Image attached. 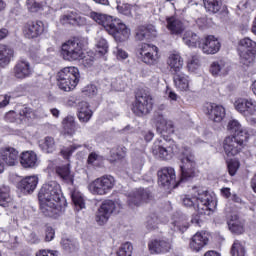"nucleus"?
Segmentation results:
<instances>
[{"instance_id": "nucleus-1", "label": "nucleus", "mask_w": 256, "mask_h": 256, "mask_svg": "<svg viewBox=\"0 0 256 256\" xmlns=\"http://www.w3.org/2000/svg\"><path fill=\"white\" fill-rule=\"evenodd\" d=\"M61 185L57 181L45 183L39 193L40 211L46 217H57L61 213Z\"/></svg>"}, {"instance_id": "nucleus-2", "label": "nucleus", "mask_w": 256, "mask_h": 256, "mask_svg": "<svg viewBox=\"0 0 256 256\" xmlns=\"http://www.w3.org/2000/svg\"><path fill=\"white\" fill-rule=\"evenodd\" d=\"M184 207H193L199 215H211L217 207V200L207 191L193 188L192 192L182 199Z\"/></svg>"}, {"instance_id": "nucleus-3", "label": "nucleus", "mask_w": 256, "mask_h": 256, "mask_svg": "<svg viewBox=\"0 0 256 256\" xmlns=\"http://www.w3.org/2000/svg\"><path fill=\"white\" fill-rule=\"evenodd\" d=\"M90 17L93 21L98 23V25H102L107 33L112 35L115 41H118L119 43H123V41H127V39L131 37V29L120 20L113 19L111 16L99 14L97 12H92Z\"/></svg>"}, {"instance_id": "nucleus-4", "label": "nucleus", "mask_w": 256, "mask_h": 256, "mask_svg": "<svg viewBox=\"0 0 256 256\" xmlns=\"http://www.w3.org/2000/svg\"><path fill=\"white\" fill-rule=\"evenodd\" d=\"M80 79L79 68L75 66L64 67L57 73L58 87L62 91H73L79 85Z\"/></svg>"}, {"instance_id": "nucleus-5", "label": "nucleus", "mask_w": 256, "mask_h": 256, "mask_svg": "<svg viewBox=\"0 0 256 256\" xmlns=\"http://www.w3.org/2000/svg\"><path fill=\"white\" fill-rule=\"evenodd\" d=\"M181 178L180 181H189V179H193L197 172H195V155L191 148H184L182 151L181 157Z\"/></svg>"}, {"instance_id": "nucleus-6", "label": "nucleus", "mask_w": 256, "mask_h": 256, "mask_svg": "<svg viewBox=\"0 0 256 256\" xmlns=\"http://www.w3.org/2000/svg\"><path fill=\"white\" fill-rule=\"evenodd\" d=\"M123 205L119 201L106 200L98 208L95 221L98 225H105L113 213H119Z\"/></svg>"}, {"instance_id": "nucleus-7", "label": "nucleus", "mask_w": 256, "mask_h": 256, "mask_svg": "<svg viewBox=\"0 0 256 256\" xmlns=\"http://www.w3.org/2000/svg\"><path fill=\"white\" fill-rule=\"evenodd\" d=\"M247 139L245 136L243 138H239L237 136H227L223 141V150L227 157H235L243 151L245 145H247Z\"/></svg>"}, {"instance_id": "nucleus-8", "label": "nucleus", "mask_w": 256, "mask_h": 256, "mask_svg": "<svg viewBox=\"0 0 256 256\" xmlns=\"http://www.w3.org/2000/svg\"><path fill=\"white\" fill-rule=\"evenodd\" d=\"M61 55L65 61H79L85 57L83 47L77 40H68L62 44Z\"/></svg>"}, {"instance_id": "nucleus-9", "label": "nucleus", "mask_w": 256, "mask_h": 256, "mask_svg": "<svg viewBox=\"0 0 256 256\" xmlns=\"http://www.w3.org/2000/svg\"><path fill=\"white\" fill-rule=\"evenodd\" d=\"M152 153L158 159H170L173 153H177V145L173 141L157 140L152 147Z\"/></svg>"}, {"instance_id": "nucleus-10", "label": "nucleus", "mask_w": 256, "mask_h": 256, "mask_svg": "<svg viewBox=\"0 0 256 256\" xmlns=\"http://www.w3.org/2000/svg\"><path fill=\"white\" fill-rule=\"evenodd\" d=\"M153 109V97L147 93H139L133 104L132 111L138 117L151 113Z\"/></svg>"}, {"instance_id": "nucleus-11", "label": "nucleus", "mask_w": 256, "mask_h": 256, "mask_svg": "<svg viewBox=\"0 0 256 256\" xmlns=\"http://www.w3.org/2000/svg\"><path fill=\"white\" fill-rule=\"evenodd\" d=\"M140 55L146 65H157L159 63V48L153 44H142Z\"/></svg>"}, {"instance_id": "nucleus-12", "label": "nucleus", "mask_w": 256, "mask_h": 256, "mask_svg": "<svg viewBox=\"0 0 256 256\" xmlns=\"http://www.w3.org/2000/svg\"><path fill=\"white\" fill-rule=\"evenodd\" d=\"M22 31L26 39H37L45 32V24L43 21H28L24 24Z\"/></svg>"}, {"instance_id": "nucleus-13", "label": "nucleus", "mask_w": 256, "mask_h": 256, "mask_svg": "<svg viewBox=\"0 0 256 256\" xmlns=\"http://www.w3.org/2000/svg\"><path fill=\"white\" fill-rule=\"evenodd\" d=\"M234 107L244 117H252L256 113V101L251 98H238L234 102Z\"/></svg>"}, {"instance_id": "nucleus-14", "label": "nucleus", "mask_w": 256, "mask_h": 256, "mask_svg": "<svg viewBox=\"0 0 256 256\" xmlns=\"http://www.w3.org/2000/svg\"><path fill=\"white\" fill-rule=\"evenodd\" d=\"M204 113L214 123H221L225 119V108L216 103L207 102L204 105Z\"/></svg>"}, {"instance_id": "nucleus-15", "label": "nucleus", "mask_w": 256, "mask_h": 256, "mask_svg": "<svg viewBox=\"0 0 256 256\" xmlns=\"http://www.w3.org/2000/svg\"><path fill=\"white\" fill-rule=\"evenodd\" d=\"M153 123L156 127V130L161 135H173L175 133V124L173 121L165 118L162 114L154 116Z\"/></svg>"}, {"instance_id": "nucleus-16", "label": "nucleus", "mask_w": 256, "mask_h": 256, "mask_svg": "<svg viewBox=\"0 0 256 256\" xmlns=\"http://www.w3.org/2000/svg\"><path fill=\"white\" fill-rule=\"evenodd\" d=\"M13 75L15 79H19L20 81L29 79L33 75V66L25 59L19 60L13 68Z\"/></svg>"}, {"instance_id": "nucleus-17", "label": "nucleus", "mask_w": 256, "mask_h": 256, "mask_svg": "<svg viewBox=\"0 0 256 256\" xmlns=\"http://www.w3.org/2000/svg\"><path fill=\"white\" fill-rule=\"evenodd\" d=\"M201 51L206 55H215L221 50V42L213 35H208L200 44Z\"/></svg>"}, {"instance_id": "nucleus-18", "label": "nucleus", "mask_w": 256, "mask_h": 256, "mask_svg": "<svg viewBox=\"0 0 256 256\" xmlns=\"http://www.w3.org/2000/svg\"><path fill=\"white\" fill-rule=\"evenodd\" d=\"M0 159H2L4 165L15 167L19 163V151L13 147L1 148Z\"/></svg>"}, {"instance_id": "nucleus-19", "label": "nucleus", "mask_w": 256, "mask_h": 256, "mask_svg": "<svg viewBox=\"0 0 256 256\" xmlns=\"http://www.w3.org/2000/svg\"><path fill=\"white\" fill-rule=\"evenodd\" d=\"M209 244V238L204 232H197L190 240L189 247L194 253H199L204 247Z\"/></svg>"}, {"instance_id": "nucleus-20", "label": "nucleus", "mask_w": 256, "mask_h": 256, "mask_svg": "<svg viewBox=\"0 0 256 256\" xmlns=\"http://www.w3.org/2000/svg\"><path fill=\"white\" fill-rule=\"evenodd\" d=\"M175 179V169L171 167H165L158 171V183L162 187H169V185L174 184Z\"/></svg>"}, {"instance_id": "nucleus-21", "label": "nucleus", "mask_w": 256, "mask_h": 256, "mask_svg": "<svg viewBox=\"0 0 256 256\" xmlns=\"http://www.w3.org/2000/svg\"><path fill=\"white\" fill-rule=\"evenodd\" d=\"M148 249L152 255L167 253L171 249V243L165 239H154L148 243Z\"/></svg>"}, {"instance_id": "nucleus-22", "label": "nucleus", "mask_w": 256, "mask_h": 256, "mask_svg": "<svg viewBox=\"0 0 256 256\" xmlns=\"http://www.w3.org/2000/svg\"><path fill=\"white\" fill-rule=\"evenodd\" d=\"M166 23V27L171 35H181L185 31V22L175 16L167 18Z\"/></svg>"}, {"instance_id": "nucleus-23", "label": "nucleus", "mask_w": 256, "mask_h": 256, "mask_svg": "<svg viewBox=\"0 0 256 256\" xmlns=\"http://www.w3.org/2000/svg\"><path fill=\"white\" fill-rule=\"evenodd\" d=\"M151 197V193H149L148 190L145 189H139L133 194H131L128 198V205L130 207L141 205L143 201H147Z\"/></svg>"}, {"instance_id": "nucleus-24", "label": "nucleus", "mask_w": 256, "mask_h": 256, "mask_svg": "<svg viewBox=\"0 0 256 256\" xmlns=\"http://www.w3.org/2000/svg\"><path fill=\"white\" fill-rule=\"evenodd\" d=\"M227 131L230 133V137H238L240 139H243V137H246V139H249V133L243 129V126H241V123L237 120H230L227 125Z\"/></svg>"}, {"instance_id": "nucleus-25", "label": "nucleus", "mask_w": 256, "mask_h": 256, "mask_svg": "<svg viewBox=\"0 0 256 256\" xmlns=\"http://www.w3.org/2000/svg\"><path fill=\"white\" fill-rule=\"evenodd\" d=\"M20 165L24 169H33V167H37V154L33 151L22 152L20 155Z\"/></svg>"}, {"instance_id": "nucleus-26", "label": "nucleus", "mask_w": 256, "mask_h": 256, "mask_svg": "<svg viewBox=\"0 0 256 256\" xmlns=\"http://www.w3.org/2000/svg\"><path fill=\"white\" fill-rule=\"evenodd\" d=\"M39 178L35 175L25 177L20 181V189L23 193H33L37 189Z\"/></svg>"}, {"instance_id": "nucleus-27", "label": "nucleus", "mask_w": 256, "mask_h": 256, "mask_svg": "<svg viewBox=\"0 0 256 256\" xmlns=\"http://www.w3.org/2000/svg\"><path fill=\"white\" fill-rule=\"evenodd\" d=\"M228 227L230 231L236 235H241V233H244L245 231L244 222L243 220L239 219L237 214H232L228 218Z\"/></svg>"}, {"instance_id": "nucleus-28", "label": "nucleus", "mask_w": 256, "mask_h": 256, "mask_svg": "<svg viewBox=\"0 0 256 256\" xmlns=\"http://www.w3.org/2000/svg\"><path fill=\"white\" fill-rule=\"evenodd\" d=\"M56 174L64 183H67L68 185H73V182L75 181V176L73 173H71V169L69 168V164H66L64 166H57L56 167Z\"/></svg>"}, {"instance_id": "nucleus-29", "label": "nucleus", "mask_w": 256, "mask_h": 256, "mask_svg": "<svg viewBox=\"0 0 256 256\" xmlns=\"http://www.w3.org/2000/svg\"><path fill=\"white\" fill-rule=\"evenodd\" d=\"M229 71V63L225 62V60L215 61L210 66V73L214 76L227 75Z\"/></svg>"}, {"instance_id": "nucleus-30", "label": "nucleus", "mask_w": 256, "mask_h": 256, "mask_svg": "<svg viewBox=\"0 0 256 256\" xmlns=\"http://www.w3.org/2000/svg\"><path fill=\"white\" fill-rule=\"evenodd\" d=\"M93 117V111L89 108V103L80 102L78 105V119L81 123H88Z\"/></svg>"}, {"instance_id": "nucleus-31", "label": "nucleus", "mask_w": 256, "mask_h": 256, "mask_svg": "<svg viewBox=\"0 0 256 256\" xmlns=\"http://www.w3.org/2000/svg\"><path fill=\"white\" fill-rule=\"evenodd\" d=\"M13 57V50H11L7 45L0 44V69H5Z\"/></svg>"}, {"instance_id": "nucleus-32", "label": "nucleus", "mask_w": 256, "mask_h": 256, "mask_svg": "<svg viewBox=\"0 0 256 256\" xmlns=\"http://www.w3.org/2000/svg\"><path fill=\"white\" fill-rule=\"evenodd\" d=\"M191 80L187 76V74H176L174 76V85L177 91L186 92L189 91V85Z\"/></svg>"}, {"instance_id": "nucleus-33", "label": "nucleus", "mask_w": 256, "mask_h": 256, "mask_svg": "<svg viewBox=\"0 0 256 256\" xmlns=\"http://www.w3.org/2000/svg\"><path fill=\"white\" fill-rule=\"evenodd\" d=\"M155 27L154 26H140L136 31V39L137 41H145V39H151V37H155Z\"/></svg>"}, {"instance_id": "nucleus-34", "label": "nucleus", "mask_w": 256, "mask_h": 256, "mask_svg": "<svg viewBox=\"0 0 256 256\" xmlns=\"http://www.w3.org/2000/svg\"><path fill=\"white\" fill-rule=\"evenodd\" d=\"M167 65L174 73H179L183 69V58L179 54H170L167 60Z\"/></svg>"}, {"instance_id": "nucleus-35", "label": "nucleus", "mask_w": 256, "mask_h": 256, "mask_svg": "<svg viewBox=\"0 0 256 256\" xmlns=\"http://www.w3.org/2000/svg\"><path fill=\"white\" fill-rule=\"evenodd\" d=\"M13 205V197H11V189L9 186H0V206L9 207Z\"/></svg>"}, {"instance_id": "nucleus-36", "label": "nucleus", "mask_w": 256, "mask_h": 256, "mask_svg": "<svg viewBox=\"0 0 256 256\" xmlns=\"http://www.w3.org/2000/svg\"><path fill=\"white\" fill-rule=\"evenodd\" d=\"M182 39L187 47L195 48L197 45H199V47L201 46V38L192 31H186Z\"/></svg>"}, {"instance_id": "nucleus-37", "label": "nucleus", "mask_w": 256, "mask_h": 256, "mask_svg": "<svg viewBox=\"0 0 256 256\" xmlns=\"http://www.w3.org/2000/svg\"><path fill=\"white\" fill-rule=\"evenodd\" d=\"M239 57L241 65L244 67H251L255 63L256 52L239 50Z\"/></svg>"}, {"instance_id": "nucleus-38", "label": "nucleus", "mask_w": 256, "mask_h": 256, "mask_svg": "<svg viewBox=\"0 0 256 256\" xmlns=\"http://www.w3.org/2000/svg\"><path fill=\"white\" fill-rule=\"evenodd\" d=\"M239 51L256 52V42L251 38H243L239 41Z\"/></svg>"}, {"instance_id": "nucleus-39", "label": "nucleus", "mask_w": 256, "mask_h": 256, "mask_svg": "<svg viewBox=\"0 0 256 256\" xmlns=\"http://www.w3.org/2000/svg\"><path fill=\"white\" fill-rule=\"evenodd\" d=\"M88 188L92 195H106L100 178H97L92 183H90Z\"/></svg>"}, {"instance_id": "nucleus-40", "label": "nucleus", "mask_w": 256, "mask_h": 256, "mask_svg": "<svg viewBox=\"0 0 256 256\" xmlns=\"http://www.w3.org/2000/svg\"><path fill=\"white\" fill-rule=\"evenodd\" d=\"M100 183H102V187L104 189V192L109 193L113 187H115V178L113 176L105 175L99 178Z\"/></svg>"}, {"instance_id": "nucleus-41", "label": "nucleus", "mask_w": 256, "mask_h": 256, "mask_svg": "<svg viewBox=\"0 0 256 256\" xmlns=\"http://www.w3.org/2000/svg\"><path fill=\"white\" fill-rule=\"evenodd\" d=\"M61 245L65 251L68 253H73V251H77L79 249V242L77 240H71L69 238H63L61 241Z\"/></svg>"}, {"instance_id": "nucleus-42", "label": "nucleus", "mask_w": 256, "mask_h": 256, "mask_svg": "<svg viewBox=\"0 0 256 256\" xmlns=\"http://www.w3.org/2000/svg\"><path fill=\"white\" fill-rule=\"evenodd\" d=\"M247 253V250L245 249V245L241 243V241L236 240L232 244L231 247V255L232 256H245Z\"/></svg>"}, {"instance_id": "nucleus-43", "label": "nucleus", "mask_w": 256, "mask_h": 256, "mask_svg": "<svg viewBox=\"0 0 256 256\" xmlns=\"http://www.w3.org/2000/svg\"><path fill=\"white\" fill-rule=\"evenodd\" d=\"M63 128L68 133V135H73L75 133V117L67 116L62 122Z\"/></svg>"}, {"instance_id": "nucleus-44", "label": "nucleus", "mask_w": 256, "mask_h": 256, "mask_svg": "<svg viewBox=\"0 0 256 256\" xmlns=\"http://www.w3.org/2000/svg\"><path fill=\"white\" fill-rule=\"evenodd\" d=\"M40 147L45 153H53L55 151V139L53 137H46L40 142Z\"/></svg>"}, {"instance_id": "nucleus-45", "label": "nucleus", "mask_w": 256, "mask_h": 256, "mask_svg": "<svg viewBox=\"0 0 256 256\" xmlns=\"http://www.w3.org/2000/svg\"><path fill=\"white\" fill-rule=\"evenodd\" d=\"M71 197L75 207L85 209V199H83V194H81V192L74 190L71 192Z\"/></svg>"}, {"instance_id": "nucleus-46", "label": "nucleus", "mask_w": 256, "mask_h": 256, "mask_svg": "<svg viewBox=\"0 0 256 256\" xmlns=\"http://www.w3.org/2000/svg\"><path fill=\"white\" fill-rule=\"evenodd\" d=\"M204 7L210 13H218L221 9V3L219 0H203Z\"/></svg>"}, {"instance_id": "nucleus-47", "label": "nucleus", "mask_w": 256, "mask_h": 256, "mask_svg": "<svg viewBox=\"0 0 256 256\" xmlns=\"http://www.w3.org/2000/svg\"><path fill=\"white\" fill-rule=\"evenodd\" d=\"M133 253V245L129 242H126L121 245L116 254H112V256H131Z\"/></svg>"}, {"instance_id": "nucleus-48", "label": "nucleus", "mask_w": 256, "mask_h": 256, "mask_svg": "<svg viewBox=\"0 0 256 256\" xmlns=\"http://www.w3.org/2000/svg\"><path fill=\"white\" fill-rule=\"evenodd\" d=\"M81 147H83V145L74 143L69 147H64L60 153L64 159H69V157L72 156L77 149H81Z\"/></svg>"}, {"instance_id": "nucleus-49", "label": "nucleus", "mask_w": 256, "mask_h": 256, "mask_svg": "<svg viewBox=\"0 0 256 256\" xmlns=\"http://www.w3.org/2000/svg\"><path fill=\"white\" fill-rule=\"evenodd\" d=\"M45 4L43 1H37V0H27V7L28 11L31 13H37V11H41Z\"/></svg>"}, {"instance_id": "nucleus-50", "label": "nucleus", "mask_w": 256, "mask_h": 256, "mask_svg": "<svg viewBox=\"0 0 256 256\" xmlns=\"http://www.w3.org/2000/svg\"><path fill=\"white\" fill-rule=\"evenodd\" d=\"M201 67L198 56H192L187 63V68L190 73H195Z\"/></svg>"}, {"instance_id": "nucleus-51", "label": "nucleus", "mask_w": 256, "mask_h": 256, "mask_svg": "<svg viewBox=\"0 0 256 256\" xmlns=\"http://www.w3.org/2000/svg\"><path fill=\"white\" fill-rule=\"evenodd\" d=\"M96 47L101 55H105V53H107V51L109 50V44H107V40H105V38L103 37L97 38Z\"/></svg>"}, {"instance_id": "nucleus-52", "label": "nucleus", "mask_w": 256, "mask_h": 256, "mask_svg": "<svg viewBox=\"0 0 256 256\" xmlns=\"http://www.w3.org/2000/svg\"><path fill=\"white\" fill-rule=\"evenodd\" d=\"M20 120L24 121V123H27V121H31L35 117V113L31 108H24L20 111Z\"/></svg>"}, {"instance_id": "nucleus-53", "label": "nucleus", "mask_w": 256, "mask_h": 256, "mask_svg": "<svg viewBox=\"0 0 256 256\" xmlns=\"http://www.w3.org/2000/svg\"><path fill=\"white\" fill-rule=\"evenodd\" d=\"M75 15L76 12H70L68 14H64L60 17V23H62V25H75Z\"/></svg>"}, {"instance_id": "nucleus-54", "label": "nucleus", "mask_w": 256, "mask_h": 256, "mask_svg": "<svg viewBox=\"0 0 256 256\" xmlns=\"http://www.w3.org/2000/svg\"><path fill=\"white\" fill-rule=\"evenodd\" d=\"M239 167H241V164L238 160H231L228 162V173L231 175V177L237 175V171H239Z\"/></svg>"}, {"instance_id": "nucleus-55", "label": "nucleus", "mask_w": 256, "mask_h": 256, "mask_svg": "<svg viewBox=\"0 0 256 256\" xmlns=\"http://www.w3.org/2000/svg\"><path fill=\"white\" fill-rule=\"evenodd\" d=\"M116 9L122 15H126L127 17H129V15H131V11H133V6L129 4H118Z\"/></svg>"}, {"instance_id": "nucleus-56", "label": "nucleus", "mask_w": 256, "mask_h": 256, "mask_svg": "<svg viewBox=\"0 0 256 256\" xmlns=\"http://www.w3.org/2000/svg\"><path fill=\"white\" fill-rule=\"evenodd\" d=\"M115 154L116 156H113L114 159H125V156L127 155V148L125 146H118L116 151L112 152V155Z\"/></svg>"}, {"instance_id": "nucleus-57", "label": "nucleus", "mask_w": 256, "mask_h": 256, "mask_svg": "<svg viewBox=\"0 0 256 256\" xmlns=\"http://www.w3.org/2000/svg\"><path fill=\"white\" fill-rule=\"evenodd\" d=\"M160 220L157 215L149 216L147 219V227L148 229H156L157 225H159Z\"/></svg>"}, {"instance_id": "nucleus-58", "label": "nucleus", "mask_w": 256, "mask_h": 256, "mask_svg": "<svg viewBox=\"0 0 256 256\" xmlns=\"http://www.w3.org/2000/svg\"><path fill=\"white\" fill-rule=\"evenodd\" d=\"M74 25H79V26L87 25V18H85V16H83V14H79L76 12L75 19H74Z\"/></svg>"}, {"instance_id": "nucleus-59", "label": "nucleus", "mask_w": 256, "mask_h": 256, "mask_svg": "<svg viewBox=\"0 0 256 256\" xmlns=\"http://www.w3.org/2000/svg\"><path fill=\"white\" fill-rule=\"evenodd\" d=\"M84 93L89 97H93V95H97V86L90 84L84 89Z\"/></svg>"}, {"instance_id": "nucleus-60", "label": "nucleus", "mask_w": 256, "mask_h": 256, "mask_svg": "<svg viewBox=\"0 0 256 256\" xmlns=\"http://www.w3.org/2000/svg\"><path fill=\"white\" fill-rule=\"evenodd\" d=\"M54 237H55V230H53L51 227H47L46 228L45 240L46 241H53Z\"/></svg>"}, {"instance_id": "nucleus-61", "label": "nucleus", "mask_w": 256, "mask_h": 256, "mask_svg": "<svg viewBox=\"0 0 256 256\" xmlns=\"http://www.w3.org/2000/svg\"><path fill=\"white\" fill-rule=\"evenodd\" d=\"M36 256H58L57 252L51 250H40L36 253Z\"/></svg>"}, {"instance_id": "nucleus-62", "label": "nucleus", "mask_w": 256, "mask_h": 256, "mask_svg": "<svg viewBox=\"0 0 256 256\" xmlns=\"http://www.w3.org/2000/svg\"><path fill=\"white\" fill-rule=\"evenodd\" d=\"M10 99L11 97L7 95L0 96V109H3V107H7Z\"/></svg>"}, {"instance_id": "nucleus-63", "label": "nucleus", "mask_w": 256, "mask_h": 256, "mask_svg": "<svg viewBox=\"0 0 256 256\" xmlns=\"http://www.w3.org/2000/svg\"><path fill=\"white\" fill-rule=\"evenodd\" d=\"M116 57L117 59H127L129 55L125 52V50L117 48Z\"/></svg>"}, {"instance_id": "nucleus-64", "label": "nucleus", "mask_w": 256, "mask_h": 256, "mask_svg": "<svg viewBox=\"0 0 256 256\" xmlns=\"http://www.w3.org/2000/svg\"><path fill=\"white\" fill-rule=\"evenodd\" d=\"M27 92V85L26 84H21L16 87L15 93L18 95H24Z\"/></svg>"}]
</instances>
